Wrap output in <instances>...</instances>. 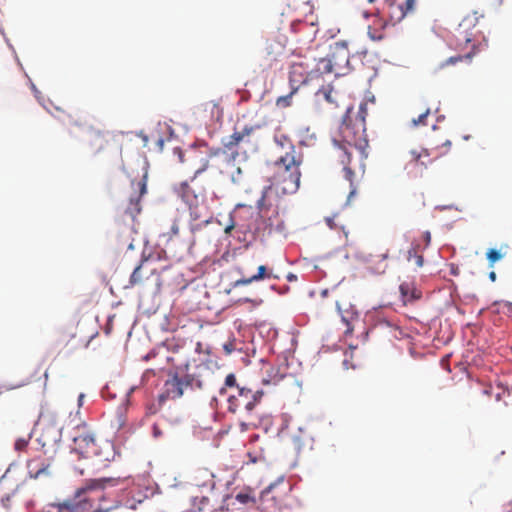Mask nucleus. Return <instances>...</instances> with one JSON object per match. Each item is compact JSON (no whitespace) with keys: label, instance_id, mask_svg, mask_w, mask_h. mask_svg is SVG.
Returning <instances> with one entry per match:
<instances>
[{"label":"nucleus","instance_id":"53","mask_svg":"<svg viewBox=\"0 0 512 512\" xmlns=\"http://www.w3.org/2000/svg\"><path fill=\"white\" fill-rule=\"evenodd\" d=\"M375 0H368L369 3H373Z\"/></svg>","mask_w":512,"mask_h":512},{"label":"nucleus","instance_id":"3","mask_svg":"<svg viewBox=\"0 0 512 512\" xmlns=\"http://www.w3.org/2000/svg\"><path fill=\"white\" fill-rule=\"evenodd\" d=\"M257 127L245 126L240 131H235L229 136L228 141L224 143V150H217L210 154L211 167L217 169L220 174L231 180L233 184L240 185L244 182L242 167L237 161L239 153L230 151L241 142H249V137L254 133Z\"/></svg>","mask_w":512,"mask_h":512},{"label":"nucleus","instance_id":"12","mask_svg":"<svg viewBox=\"0 0 512 512\" xmlns=\"http://www.w3.org/2000/svg\"><path fill=\"white\" fill-rule=\"evenodd\" d=\"M90 152L97 155L103 152L110 143V134L104 131L91 130L86 139Z\"/></svg>","mask_w":512,"mask_h":512},{"label":"nucleus","instance_id":"42","mask_svg":"<svg viewBox=\"0 0 512 512\" xmlns=\"http://www.w3.org/2000/svg\"><path fill=\"white\" fill-rule=\"evenodd\" d=\"M177 150H178V153H179V159H180L181 162H183L184 161L183 160V153H182V151L180 149H177Z\"/></svg>","mask_w":512,"mask_h":512},{"label":"nucleus","instance_id":"4","mask_svg":"<svg viewBox=\"0 0 512 512\" xmlns=\"http://www.w3.org/2000/svg\"><path fill=\"white\" fill-rule=\"evenodd\" d=\"M302 160L293 146L285 155L280 156L271 165H268V179L285 194L298 190L300 185V164Z\"/></svg>","mask_w":512,"mask_h":512},{"label":"nucleus","instance_id":"20","mask_svg":"<svg viewBox=\"0 0 512 512\" xmlns=\"http://www.w3.org/2000/svg\"><path fill=\"white\" fill-rule=\"evenodd\" d=\"M214 497V491L212 492V494L208 491V494H201V495H194L192 497V508L195 510V511H203V510H206L208 508H212L213 507V504H212V498Z\"/></svg>","mask_w":512,"mask_h":512},{"label":"nucleus","instance_id":"41","mask_svg":"<svg viewBox=\"0 0 512 512\" xmlns=\"http://www.w3.org/2000/svg\"><path fill=\"white\" fill-rule=\"evenodd\" d=\"M85 395L83 393H81L79 396H78V405L79 406H82V402H83V399H84Z\"/></svg>","mask_w":512,"mask_h":512},{"label":"nucleus","instance_id":"44","mask_svg":"<svg viewBox=\"0 0 512 512\" xmlns=\"http://www.w3.org/2000/svg\"><path fill=\"white\" fill-rule=\"evenodd\" d=\"M489 277H490V279H491L492 281H494V280L496 279V274H495V272H491V273H490V275H489Z\"/></svg>","mask_w":512,"mask_h":512},{"label":"nucleus","instance_id":"26","mask_svg":"<svg viewBox=\"0 0 512 512\" xmlns=\"http://www.w3.org/2000/svg\"><path fill=\"white\" fill-rule=\"evenodd\" d=\"M430 114V109L427 108L423 113H421L417 118H413L411 123H412V126L414 127H417V126H426L427 125V122H426V119L428 117V115Z\"/></svg>","mask_w":512,"mask_h":512},{"label":"nucleus","instance_id":"17","mask_svg":"<svg viewBox=\"0 0 512 512\" xmlns=\"http://www.w3.org/2000/svg\"><path fill=\"white\" fill-rule=\"evenodd\" d=\"M277 278L273 275L272 270H269L265 265H260L257 269V273L250 277H243L235 281L234 286H245L252 282H258L264 279Z\"/></svg>","mask_w":512,"mask_h":512},{"label":"nucleus","instance_id":"51","mask_svg":"<svg viewBox=\"0 0 512 512\" xmlns=\"http://www.w3.org/2000/svg\"><path fill=\"white\" fill-rule=\"evenodd\" d=\"M205 168H206V167H204V168H202V169H198V170L196 171V174L200 173V172H201V171H203Z\"/></svg>","mask_w":512,"mask_h":512},{"label":"nucleus","instance_id":"39","mask_svg":"<svg viewBox=\"0 0 512 512\" xmlns=\"http://www.w3.org/2000/svg\"><path fill=\"white\" fill-rule=\"evenodd\" d=\"M264 201H265V195L263 194L262 197L257 201V208L262 211L264 208Z\"/></svg>","mask_w":512,"mask_h":512},{"label":"nucleus","instance_id":"52","mask_svg":"<svg viewBox=\"0 0 512 512\" xmlns=\"http://www.w3.org/2000/svg\"><path fill=\"white\" fill-rule=\"evenodd\" d=\"M327 294V290L322 291V296H325Z\"/></svg>","mask_w":512,"mask_h":512},{"label":"nucleus","instance_id":"10","mask_svg":"<svg viewBox=\"0 0 512 512\" xmlns=\"http://www.w3.org/2000/svg\"><path fill=\"white\" fill-rule=\"evenodd\" d=\"M414 4L415 0H384L382 8L377 9V13L387 16L390 22L397 23L413 10Z\"/></svg>","mask_w":512,"mask_h":512},{"label":"nucleus","instance_id":"15","mask_svg":"<svg viewBox=\"0 0 512 512\" xmlns=\"http://www.w3.org/2000/svg\"><path fill=\"white\" fill-rule=\"evenodd\" d=\"M194 484L199 488H205L211 494L215 488L214 474L207 468H198L193 474Z\"/></svg>","mask_w":512,"mask_h":512},{"label":"nucleus","instance_id":"13","mask_svg":"<svg viewBox=\"0 0 512 512\" xmlns=\"http://www.w3.org/2000/svg\"><path fill=\"white\" fill-rule=\"evenodd\" d=\"M388 249L378 250L376 253H370L366 259L369 269L376 274H382L386 271L388 264Z\"/></svg>","mask_w":512,"mask_h":512},{"label":"nucleus","instance_id":"31","mask_svg":"<svg viewBox=\"0 0 512 512\" xmlns=\"http://www.w3.org/2000/svg\"><path fill=\"white\" fill-rule=\"evenodd\" d=\"M225 386L230 389V392L234 390L236 387H241L237 383L236 376L234 374H228L225 378Z\"/></svg>","mask_w":512,"mask_h":512},{"label":"nucleus","instance_id":"21","mask_svg":"<svg viewBox=\"0 0 512 512\" xmlns=\"http://www.w3.org/2000/svg\"><path fill=\"white\" fill-rule=\"evenodd\" d=\"M399 289L405 303L421 298V292L408 283H402Z\"/></svg>","mask_w":512,"mask_h":512},{"label":"nucleus","instance_id":"33","mask_svg":"<svg viewBox=\"0 0 512 512\" xmlns=\"http://www.w3.org/2000/svg\"><path fill=\"white\" fill-rule=\"evenodd\" d=\"M11 496L6 495L0 499V512H9Z\"/></svg>","mask_w":512,"mask_h":512},{"label":"nucleus","instance_id":"22","mask_svg":"<svg viewBox=\"0 0 512 512\" xmlns=\"http://www.w3.org/2000/svg\"><path fill=\"white\" fill-rule=\"evenodd\" d=\"M148 279V273L144 272V265H138L132 272L129 280L130 286H136L143 284L144 280Z\"/></svg>","mask_w":512,"mask_h":512},{"label":"nucleus","instance_id":"27","mask_svg":"<svg viewBox=\"0 0 512 512\" xmlns=\"http://www.w3.org/2000/svg\"><path fill=\"white\" fill-rule=\"evenodd\" d=\"M294 94L295 93H292V90H291L288 95L278 97L277 100H276V105L278 107H280V108H287V107H289L291 105V103H292V96Z\"/></svg>","mask_w":512,"mask_h":512},{"label":"nucleus","instance_id":"50","mask_svg":"<svg viewBox=\"0 0 512 512\" xmlns=\"http://www.w3.org/2000/svg\"><path fill=\"white\" fill-rule=\"evenodd\" d=\"M347 364H348L347 360H344L343 361V365L345 366L346 369H348V365Z\"/></svg>","mask_w":512,"mask_h":512},{"label":"nucleus","instance_id":"11","mask_svg":"<svg viewBox=\"0 0 512 512\" xmlns=\"http://www.w3.org/2000/svg\"><path fill=\"white\" fill-rule=\"evenodd\" d=\"M53 461V457L43 458L41 456L29 460L27 468L30 477L38 479L40 477L51 475Z\"/></svg>","mask_w":512,"mask_h":512},{"label":"nucleus","instance_id":"38","mask_svg":"<svg viewBox=\"0 0 512 512\" xmlns=\"http://www.w3.org/2000/svg\"><path fill=\"white\" fill-rule=\"evenodd\" d=\"M325 222L329 226L330 229H335L337 227L333 218L328 217L325 219Z\"/></svg>","mask_w":512,"mask_h":512},{"label":"nucleus","instance_id":"28","mask_svg":"<svg viewBox=\"0 0 512 512\" xmlns=\"http://www.w3.org/2000/svg\"><path fill=\"white\" fill-rule=\"evenodd\" d=\"M487 259L490 262V265L492 266L495 262L499 261L504 257V254L501 253V250L496 249H490L487 254Z\"/></svg>","mask_w":512,"mask_h":512},{"label":"nucleus","instance_id":"36","mask_svg":"<svg viewBox=\"0 0 512 512\" xmlns=\"http://www.w3.org/2000/svg\"><path fill=\"white\" fill-rule=\"evenodd\" d=\"M152 435L154 438H159L163 435V431L161 430L158 424H154L152 426Z\"/></svg>","mask_w":512,"mask_h":512},{"label":"nucleus","instance_id":"32","mask_svg":"<svg viewBox=\"0 0 512 512\" xmlns=\"http://www.w3.org/2000/svg\"><path fill=\"white\" fill-rule=\"evenodd\" d=\"M29 440H30V436H28L27 438H18L14 444L15 450L19 451V452L24 451L29 444Z\"/></svg>","mask_w":512,"mask_h":512},{"label":"nucleus","instance_id":"14","mask_svg":"<svg viewBox=\"0 0 512 512\" xmlns=\"http://www.w3.org/2000/svg\"><path fill=\"white\" fill-rule=\"evenodd\" d=\"M324 98L327 103V109L330 113H333L338 108H341L342 111L346 112V107H351L346 103L345 95L337 90H328L324 93Z\"/></svg>","mask_w":512,"mask_h":512},{"label":"nucleus","instance_id":"47","mask_svg":"<svg viewBox=\"0 0 512 512\" xmlns=\"http://www.w3.org/2000/svg\"><path fill=\"white\" fill-rule=\"evenodd\" d=\"M201 346H202V344H201L200 342H198V343H197L196 350H197V351L201 350Z\"/></svg>","mask_w":512,"mask_h":512},{"label":"nucleus","instance_id":"48","mask_svg":"<svg viewBox=\"0 0 512 512\" xmlns=\"http://www.w3.org/2000/svg\"><path fill=\"white\" fill-rule=\"evenodd\" d=\"M426 239H427V242L430 241V233L429 232L426 233Z\"/></svg>","mask_w":512,"mask_h":512},{"label":"nucleus","instance_id":"30","mask_svg":"<svg viewBox=\"0 0 512 512\" xmlns=\"http://www.w3.org/2000/svg\"><path fill=\"white\" fill-rule=\"evenodd\" d=\"M412 253L414 254V259H413V260H414V262H415L416 267H418V268L422 267V266H423V263H424V258H423V256H422V255L417 254V252H416V249H415V248H412V249H410V250L408 251V257H407L408 261H411V255H412Z\"/></svg>","mask_w":512,"mask_h":512},{"label":"nucleus","instance_id":"9","mask_svg":"<svg viewBox=\"0 0 512 512\" xmlns=\"http://www.w3.org/2000/svg\"><path fill=\"white\" fill-rule=\"evenodd\" d=\"M181 380L185 390H208L213 385L214 375L207 365H199L194 372L181 377Z\"/></svg>","mask_w":512,"mask_h":512},{"label":"nucleus","instance_id":"5","mask_svg":"<svg viewBox=\"0 0 512 512\" xmlns=\"http://www.w3.org/2000/svg\"><path fill=\"white\" fill-rule=\"evenodd\" d=\"M263 396L264 391L261 389L252 390L245 386L236 387L228 394L227 411L237 414L241 419V426L247 429L248 425L254 424L258 419L255 409L260 404Z\"/></svg>","mask_w":512,"mask_h":512},{"label":"nucleus","instance_id":"43","mask_svg":"<svg viewBox=\"0 0 512 512\" xmlns=\"http://www.w3.org/2000/svg\"><path fill=\"white\" fill-rule=\"evenodd\" d=\"M232 229H233V225H231V226H227V227L225 228V233H230Z\"/></svg>","mask_w":512,"mask_h":512},{"label":"nucleus","instance_id":"16","mask_svg":"<svg viewBox=\"0 0 512 512\" xmlns=\"http://www.w3.org/2000/svg\"><path fill=\"white\" fill-rule=\"evenodd\" d=\"M164 387L165 396L169 399H178L184 394L185 391L181 377L178 375H174L173 377L166 380Z\"/></svg>","mask_w":512,"mask_h":512},{"label":"nucleus","instance_id":"6","mask_svg":"<svg viewBox=\"0 0 512 512\" xmlns=\"http://www.w3.org/2000/svg\"><path fill=\"white\" fill-rule=\"evenodd\" d=\"M480 16L477 12L466 15L455 29L454 38L456 41L455 47L459 50H466L468 45L471 44V48L464 55H457L448 58L446 61L440 64V68H443L449 64H456L463 60H471L476 54V44L480 31L476 29L479 22Z\"/></svg>","mask_w":512,"mask_h":512},{"label":"nucleus","instance_id":"35","mask_svg":"<svg viewBox=\"0 0 512 512\" xmlns=\"http://www.w3.org/2000/svg\"><path fill=\"white\" fill-rule=\"evenodd\" d=\"M506 397H510V393L507 390H502L501 392L496 393L495 398L497 401H500L504 399L505 405H507V402L505 401Z\"/></svg>","mask_w":512,"mask_h":512},{"label":"nucleus","instance_id":"25","mask_svg":"<svg viewBox=\"0 0 512 512\" xmlns=\"http://www.w3.org/2000/svg\"><path fill=\"white\" fill-rule=\"evenodd\" d=\"M236 500L242 504L255 503V497L252 495L251 491H241L236 495Z\"/></svg>","mask_w":512,"mask_h":512},{"label":"nucleus","instance_id":"18","mask_svg":"<svg viewBox=\"0 0 512 512\" xmlns=\"http://www.w3.org/2000/svg\"><path fill=\"white\" fill-rule=\"evenodd\" d=\"M308 78L303 75V67L302 65L296 64L292 65L289 72V83L292 90V93H296L301 85H306L308 83Z\"/></svg>","mask_w":512,"mask_h":512},{"label":"nucleus","instance_id":"37","mask_svg":"<svg viewBox=\"0 0 512 512\" xmlns=\"http://www.w3.org/2000/svg\"><path fill=\"white\" fill-rule=\"evenodd\" d=\"M69 119H70V124L72 125H76V126H80L82 124V121H81V118H77V119H74V117L72 115H68Z\"/></svg>","mask_w":512,"mask_h":512},{"label":"nucleus","instance_id":"40","mask_svg":"<svg viewBox=\"0 0 512 512\" xmlns=\"http://www.w3.org/2000/svg\"><path fill=\"white\" fill-rule=\"evenodd\" d=\"M224 350L226 351V353H227V354L232 353V351L234 350V348H233V343H232V342H230V343H228V344H225V345H224Z\"/></svg>","mask_w":512,"mask_h":512},{"label":"nucleus","instance_id":"24","mask_svg":"<svg viewBox=\"0 0 512 512\" xmlns=\"http://www.w3.org/2000/svg\"><path fill=\"white\" fill-rule=\"evenodd\" d=\"M178 194L181 196V198L187 202L190 203L192 198H196L195 195L192 194V191L187 183H181L179 188L177 189Z\"/></svg>","mask_w":512,"mask_h":512},{"label":"nucleus","instance_id":"49","mask_svg":"<svg viewBox=\"0 0 512 512\" xmlns=\"http://www.w3.org/2000/svg\"><path fill=\"white\" fill-rule=\"evenodd\" d=\"M483 393L489 395L490 394V390L489 389H484Z\"/></svg>","mask_w":512,"mask_h":512},{"label":"nucleus","instance_id":"45","mask_svg":"<svg viewBox=\"0 0 512 512\" xmlns=\"http://www.w3.org/2000/svg\"><path fill=\"white\" fill-rule=\"evenodd\" d=\"M443 145L449 149L451 147V142L449 140H447L444 142Z\"/></svg>","mask_w":512,"mask_h":512},{"label":"nucleus","instance_id":"1","mask_svg":"<svg viewBox=\"0 0 512 512\" xmlns=\"http://www.w3.org/2000/svg\"><path fill=\"white\" fill-rule=\"evenodd\" d=\"M110 488L126 489V479L122 477H107L94 479L86 486L75 491L70 498L51 503L46 512H108L117 508L122 500Z\"/></svg>","mask_w":512,"mask_h":512},{"label":"nucleus","instance_id":"34","mask_svg":"<svg viewBox=\"0 0 512 512\" xmlns=\"http://www.w3.org/2000/svg\"><path fill=\"white\" fill-rule=\"evenodd\" d=\"M137 187L139 188V192H140V193H139V196H138V197H137V199H136V201L138 202V201H139V199H140V197H141L143 194H145V193H146V190H147V188H146V182H145L144 180H139V181L137 182Z\"/></svg>","mask_w":512,"mask_h":512},{"label":"nucleus","instance_id":"2","mask_svg":"<svg viewBox=\"0 0 512 512\" xmlns=\"http://www.w3.org/2000/svg\"><path fill=\"white\" fill-rule=\"evenodd\" d=\"M367 104L361 103L358 112L353 115L352 107H346V113L339 127L341 142L334 140V154L343 166L344 177L351 184L355 172L351 168V148L364 150L368 146L366 134Z\"/></svg>","mask_w":512,"mask_h":512},{"label":"nucleus","instance_id":"8","mask_svg":"<svg viewBox=\"0 0 512 512\" xmlns=\"http://www.w3.org/2000/svg\"><path fill=\"white\" fill-rule=\"evenodd\" d=\"M72 450L83 458L99 457L101 455L99 445L94 434L86 425L77 427L73 437Z\"/></svg>","mask_w":512,"mask_h":512},{"label":"nucleus","instance_id":"7","mask_svg":"<svg viewBox=\"0 0 512 512\" xmlns=\"http://www.w3.org/2000/svg\"><path fill=\"white\" fill-rule=\"evenodd\" d=\"M350 53L345 41H337L330 45L329 52L325 58H322L324 63V71L326 73H334L336 76L345 73L348 68Z\"/></svg>","mask_w":512,"mask_h":512},{"label":"nucleus","instance_id":"23","mask_svg":"<svg viewBox=\"0 0 512 512\" xmlns=\"http://www.w3.org/2000/svg\"><path fill=\"white\" fill-rule=\"evenodd\" d=\"M412 161L416 164H421L424 167H427L428 164L432 163V160L429 158L430 154L428 150L423 149L421 152H417L415 150L410 152Z\"/></svg>","mask_w":512,"mask_h":512},{"label":"nucleus","instance_id":"46","mask_svg":"<svg viewBox=\"0 0 512 512\" xmlns=\"http://www.w3.org/2000/svg\"><path fill=\"white\" fill-rule=\"evenodd\" d=\"M211 105H212L213 109L215 108V109L219 110V106L216 103H211Z\"/></svg>","mask_w":512,"mask_h":512},{"label":"nucleus","instance_id":"19","mask_svg":"<svg viewBox=\"0 0 512 512\" xmlns=\"http://www.w3.org/2000/svg\"><path fill=\"white\" fill-rule=\"evenodd\" d=\"M274 484H270L261 492L260 502L264 510L268 512H276L278 510V504L275 503V497L271 494Z\"/></svg>","mask_w":512,"mask_h":512},{"label":"nucleus","instance_id":"29","mask_svg":"<svg viewBox=\"0 0 512 512\" xmlns=\"http://www.w3.org/2000/svg\"><path fill=\"white\" fill-rule=\"evenodd\" d=\"M179 234V222L177 219H174L170 231L167 233H164L162 236L166 238L167 241L172 240L175 236Z\"/></svg>","mask_w":512,"mask_h":512}]
</instances>
